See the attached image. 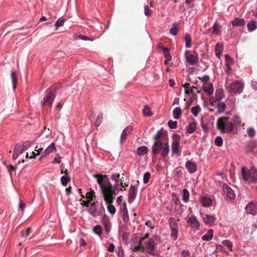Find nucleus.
<instances>
[{
	"label": "nucleus",
	"mask_w": 257,
	"mask_h": 257,
	"mask_svg": "<svg viewBox=\"0 0 257 257\" xmlns=\"http://www.w3.org/2000/svg\"><path fill=\"white\" fill-rule=\"evenodd\" d=\"M223 195L227 201L233 200L235 198V194L230 186L226 183H223Z\"/></svg>",
	"instance_id": "obj_7"
},
{
	"label": "nucleus",
	"mask_w": 257,
	"mask_h": 257,
	"mask_svg": "<svg viewBox=\"0 0 257 257\" xmlns=\"http://www.w3.org/2000/svg\"><path fill=\"white\" fill-rule=\"evenodd\" d=\"M204 82L203 84V87L204 90L208 95H211L213 94L214 91L213 85V84L209 83L208 84V81H201Z\"/></svg>",
	"instance_id": "obj_15"
},
{
	"label": "nucleus",
	"mask_w": 257,
	"mask_h": 257,
	"mask_svg": "<svg viewBox=\"0 0 257 257\" xmlns=\"http://www.w3.org/2000/svg\"><path fill=\"white\" fill-rule=\"evenodd\" d=\"M240 122H241V121L240 120L239 117L237 115H234V124L236 125H239Z\"/></svg>",
	"instance_id": "obj_64"
},
{
	"label": "nucleus",
	"mask_w": 257,
	"mask_h": 257,
	"mask_svg": "<svg viewBox=\"0 0 257 257\" xmlns=\"http://www.w3.org/2000/svg\"><path fill=\"white\" fill-rule=\"evenodd\" d=\"M226 108V104L224 102H219L217 104L218 112L221 114L225 111Z\"/></svg>",
	"instance_id": "obj_40"
},
{
	"label": "nucleus",
	"mask_w": 257,
	"mask_h": 257,
	"mask_svg": "<svg viewBox=\"0 0 257 257\" xmlns=\"http://www.w3.org/2000/svg\"><path fill=\"white\" fill-rule=\"evenodd\" d=\"M61 161V157L59 156V155H57L56 156V157L54 158L52 163L53 164H60Z\"/></svg>",
	"instance_id": "obj_62"
},
{
	"label": "nucleus",
	"mask_w": 257,
	"mask_h": 257,
	"mask_svg": "<svg viewBox=\"0 0 257 257\" xmlns=\"http://www.w3.org/2000/svg\"><path fill=\"white\" fill-rule=\"evenodd\" d=\"M254 144L252 142H248L245 146V151L246 153H249L253 151L254 149Z\"/></svg>",
	"instance_id": "obj_32"
},
{
	"label": "nucleus",
	"mask_w": 257,
	"mask_h": 257,
	"mask_svg": "<svg viewBox=\"0 0 257 257\" xmlns=\"http://www.w3.org/2000/svg\"><path fill=\"white\" fill-rule=\"evenodd\" d=\"M122 218L123 222L127 223L129 221V216L128 211L125 210V212H122Z\"/></svg>",
	"instance_id": "obj_51"
},
{
	"label": "nucleus",
	"mask_w": 257,
	"mask_h": 257,
	"mask_svg": "<svg viewBox=\"0 0 257 257\" xmlns=\"http://www.w3.org/2000/svg\"><path fill=\"white\" fill-rule=\"evenodd\" d=\"M133 131V126L128 125L122 131L120 137V144H123L126 140V136L132 133Z\"/></svg>",
	"instance_id": "obj_12"
},
{
	"label": "nucleus",
	"mask_w": 257,
	"mask_h": 257,
	"mask_svg": "<svg viewBox=\"0 0 257 257\" xmlns=\"http://www.w3.org/2000/svg\"><path fill=\"white\" fill-rule=\"evenodd\" d=\"M217 128L223 133L228 134L233 130V124L229 121L228 117H220L217 119Z\"/></svg>",
	"instance_id": "obj_4"
},
{
	"label": "nucleus",
	"mask_w": 257,
	"mask_h": 257,
	"mask_svg": "<svg viewBox=\"0 0 257 257\" xmlns=\"http://www.w3.org/2000/svg\"><path fill=\"white\" fill-rule=\"evenodd\" d=\"M185 167L187 168L188 171L192 174L195 172L197 171V166L193 162L189 160L186 162Z\"/></svg>",
	"instance_id": "obj_18"
},
{
	"label": "nucleus",
	"mask_w": 257,
	"mask_h": 257,
	"mask_svg": "<svg viewBox=\"0 0 257 257\" xmlns=\"http://www.w3.org/2000/svg\"><path fill=\"white\" fill-rule=\"evenodd\" d=\"M177 124H178V122L177 121H173L172 120H170L168 122V125L169 127L172 129L176 128L177 127Z\"/></svg>",
	"instance_id": "obj_49"
},
{
	"label": "nucleus",
	"mask_w": 257,
	"mask_h": 257,
	"mask_svg": "<svg viewBox=\"0 0 257 257\" xmlns=\"http://www.w3.org/2000/svg\"><path fill=\"white\" fill-rule=\"evenodd\" d=\"M107 210L108 212L111 215H113L115 214L116 212V209L115 207L112 204H109L107 207Z\"/></svg>",
	"instance_id": "obj_52"
},
{
	"label": "nucleus",
	"mask_w": 257,
	"mask_h": 257,
	"mask_svg": "<svg viewBox=\"0 0 257 257\" xmlns=\"http://www.w3.org/2000/svg\"><path fill=\"white\" fill-rule=\"evenodd\" d=\"M172 201L174 202L175 205H178L180 203V201L179 199V197L176 193H173L172 194Z\"/></svg>",
	"instance_id": "obj_47"
},
{
	"label": "nucleus",
	"mask_w": 257,
	"mask_h": 257,
	"mask_svg": "<svg viewBox=\"0 0 257 257\" xmlns=\"http://www.w3.org/2000/svg\"><path fill=\"white\" fill-rule=\"evenodd\" d=\"M200 200L203 207H209L212 205V200L209 197L201 196Z\"/></svg>",
	"instance_id": "obj_20"
},
{
	"label": "nucleus",
	"mask_w": 257,
	"mask_h": 257,
	"mask_svg": "<svg viewBox=\"0 0 257 257\" xmlns=\"http://www.w3.org/2000/svg\"><path fill=\"white\" fill-rule=\"evenodd\" d=\"M83 204L87 208V211L88 213L94 217L102 215L105 211V209L102 203H99L98 201L90 203L83 201Z\"/></svg>",
	"instance_id": "obj_2"
},
{
	"label": "nucleus",
	"mask_w": 257,
	"mask_h": 257,
	"mask_svg": "<svg viewBox=\"0 0 257 257\" xmlns=\"http://www.w3.org/2000/svg\"><path fill=\"white\" fill-rule=\"evenodd\" d=\"M213 236V230L212 229H210L206 234L202 236V239L204 241H210L212 239Z\"/></svg>",
	"instance_id": "obj_26"
},
{
	"label": "nucleus",
	"mask_w": 257,
	"mask_h": 257,
	"mask_svg": "<svg viewBox=\"0 0 257 257\" xmlns=\"http://www.w3.org/2000/svg\"><path fill=\"white\" fill-rule=\"evenodd\" d=\"M152 151L154 156H157L160 153L162 158H166L168 157L170 151L169 143L166 142L163 147L162 141L154 142L152 147Z\"/></svg>",
	"instance_id": "obj_3"
},
{
	"label": "nucleus",
	"mask_w": 257,
	"mask_h": 257,
	"mask_svg": "<svg viewBox=\"0 0 257 257\" xmlns=\"http://www.w3.org/2000/svg\"><path fill=\"white\" fill-rule=\"evenodd\" d=\"M32 232V229L31 228V227H29L26 231H23L22 232V237H27L29 234Z\"/></svg>",
	"instance_id": "obj_59"
},
{
	"label": "nucleus",
	"mask_w": 257,
	"mask_h": 257,
	"mask_svg": "<svg viewBox=\"0 0 257 257\" xmlns=\"http://www.w3.org/2000/svg\"><path fill=\"white\" fill-rule=\"evenodd\" d=\"M143 113L144 115L145 116H151L153 114V112L150 110V107L147 105H145L144 106L143 110Z\"/></svg>",
	"instance_id": "obj_38"
},
{
	"label": "nucleus",
	"mask_w": 257,
	"mask_h": 257,
	"mask_svg": "<svg viewBox=\"0 0 257 257\" xmlns=\"http://www.w3.org/2000/svg\"><path fill=\"white\" fill-rule=\"evenodd\" d=\"M101 215L102 216L100 218V222L104 226L106 231L108 232L111 229V224L109 219L105 214H102Z\"/></svg>",
	"instance_id": "obj_14"
},
{
	"label": "nucleus",
	"mask_w": 257,
	"mask_h": 257,
	"mask_svg": "<svg viewBox=\"0 0 257 257\" xmlns=\"http://www.w3.org/2000/svg\"><path fill=\"white\" fill-rule=\"evenodd\" d=\"M70 180V178L66 175L62 176L60 179L61 184L64 187L67 186L68 183Z\"/></svg>",
	"instance_id": "obj_37"
},
{
	"label": "nucleus",
	"mask_w": 257,
	"mask_h": 257,
	"mask_svg": "<svg viewBox=\"0 0 257 257\" xmlns=\"http://www.w3.org/2000/svg\"><path fill=\"white\" fill-rule=\"evenodd\" d=\"M201 127L202 128V130L204 132V133H207L209 131V124L208 123H206L204 120H202L201 121Z\"/></svg>",
	"instance_id": "obj_48"
},
{
	"label": "nucleus",
	"mask_w": 257,
	"mask_h": 257,
	"mask_svg": "<svg viewBox=\"0 0 257 257\" xmlns=\"http://www.w3.org/2000/svg\"><path fill=\"white\" fill-rule=\"evenodd\" d=\"M190 197V193L186 188H184L182 191V200L186 203L188 201Z\"/></svg>",
	"instance_id": "obj_31"
},
{
	"label": "nucleus",
	"mask_w": 257,
	"mask_h": 257,
	"mask_svg": "<svg viewBox=\"0 0 257 257\" xmlns=\"http://www.w3.org/2000/svg\"><path fill=\"white\" fill-rule=\"evenodd\" d=\"M196 128V122H192L189 123L188 126L187 128V132L189 134L193 133Z\"/></svg>",
	"instance_id": "obj_36"
},
{
	"label": "nucleus",
	"mask_w": 257,
	"mask_h": 257,
	"mask_svg": "<svg viewBox=\"0 0 257 257\" xmlns=\"http://www.w3.org/2000/svg\"><path fill=\"white\" fill-rule=\"evenodd\" d=\"M214 143L217 147H221L223 144V139L220 136H217L214 140Z\"/></svg>",
	"instance_id": "obj_45"
},
{
	"label": "nucleus",
	"mask_w": 257,
	"mask_h": 257,
	"mask_svg": "<svg viewBox=\"0 0 257 257\" xmlns=\"http://www.w3.org/2000/svg\"><path fill=\"white\" fill-rule=\"evenodd\" d=\"M247 28L249 32H253L257 29V22L255 20L249 21L247 24Z\"/></svg>",
	"instance_id": "obj_22"
},
{
	"label": "nucleus",
	"mask_w": 257,
	"mask_h": 257,
	"mask_svg": "<svg viewBox=\"0 0 257 257\" xmlns=\"http://www.w3.org/2000/svg\"><path fill=\"white\" fill-rule=\"evenodd\" d=\"M181 257H190L191 252L189 250L183 249L180 252Z\"/></svg>",
	"instance_id": "obj_53"
},
{
	"label": "nucleus",
	"mask_w": 257,
	"mask_h": 257,
	"mask_svg": "<svg viewBox=\"0 0 257 257\" xmlns=\"http://www.w3.org/2000/svg\"><path fill=\"white\" fill-rule=\"evenodd\" d=\"M184 41L185 47L186 48H190L191 47L192 38L189 34H185L184 36Z\"/></svg>",
	"instance_id": "obj_30"
},
{
	"label": "nucleus",
	"mask_w": 257,
	"mask_h": 257,
	"mask_svg": "<svg viewBox=\"0 0 257 257\" xmlns=\"http://www.w3.org/2000/svg\"><path fill=\"white\" fill-rule=\"evenodd\" d=\"M178 23L175 22L173 23L172 27L170 30V33L173 36H176L177 34Z\"/></svg>",
	"instance_id": "obj_39"
},
{
	"label": "nucleus",
	"mask_w": 257,
	"mask_h": 257,
	"mask_svg": "<svg viewBox=\"0 0 257 257\" xmlns=\"http://www.w3.org/2000/svg\"><path fill=\"white\" fill-rule=\"evenodd\" d=\"M93 230L94 232L99 235L101 236L102 232V228L100 225H96L93 226Z\"/></svg>",
	"instance_id": "obj_41"
},
{
	"label": "nucleus",
	"mask_w": 257,
	"mask_h": 257,
	"mask_svg": "<svg viewBox=\"0 0 257 257\" xmlns=\"http://www.w3.org/2000/svg\"><path fill=\"white\" fill-rule=\"evenodd\" d=\"M150 177L151 174L149 172L144 173L143 176V182L144 184H147L149 182Z\"/></svg>",
	"instance_id": "obj_50"
},
{
	"label": "nucleus",
	"mask_w": 257,
	"mask_h": 257,
	"mask_svg": "<svg viewBox=\"0 0 257 257\" xmlns=\"http://www.w3.org/2000/svg\"><path fill=\"white\" fill-rule=\"evenodd\" d=\"M64 24V20H62L61 19H58V20L55 23V25L57 27H62V26H63Z\"/></svg>",
	"instance_id": "obj_60"
},
{
	"label": "nucleus",
	"mask_w": 257,
	"mask_h": 257,
	"mask_svg": "<svg viewBox=\"0 0 257 257\" xmlns=\"http://www.w3.org/2000/svg\"><path fill=\"white\" fill-rule=\"evenodd\" d=\"M148 148L146 146L139 147L137 149V153L140 156H144L148 153Z\"/></svg>",
	"instance_id": "obj_29"
},
{
	"label": "nucleus",
	"mask_w": 257,
	"mask_h": 257,
	"mask_svg": "<svg viewBox=\"0 0 257 257\" xmlns=\"http://www.w3.org/2000/svg\"><path fill=\"white\" fill-rule=\"evenodd\" d=\"M102 117H103L102 113H100L98 114V116L97 119L96 120V122H95V124L96 125H99L101 123V122L102 121Z\"/></svg>",
	"instance_id": "obj_61"
},
{
	"label": "nucleus",
	"mask_w": 257,
	"mask_h": 257,
	"mask_svg": "<svg viewBox=\"0 0 257 257\" xmlns=\"http://www.w3.org/2000/svg\"><path fill=\"white\" fill-rule=\"evenodd\" d=\"M120 174H112L110 179L115 182L113 185V194L115 195L117 194L120 190H122L123 187V182L121 179L119 178Z\"/></svg>",
	"instance_id": "obj_5"
},
{
	"label": "nucleus",
	"mask_w": 257,
	"mask_h": 257,
	"mask_svg": "<svg viewBox=\"0 0 257 257\" xmlns=\"http://www.w3.org/2000/svg\"><path fill=\"white\" fill-rule=\"evenodd\" d=\"M247 214L254 215L255 214V207L253 204L249 203L245 207Z\"/></svg>",
	"instance_id": "obj_24"
},
{
	"label": "nucleus",
	"mask_w": 257,
	"mask_h": 257,
	"mask_svg": "<svg viewBox=\"0 0 257 257\" xmlns=\"http://www.w3.org/2000/svg\"><path fill=\"white\" fill-rule=\"evenodd\" d=\"M187 51H186L185 53V58L186 59L187 62L190 65H192L197 64L198 62V57L192 54L187 55Z\"/></svg>",
	"instance_id": "obj_17"
},
{
	"label": "nucleus",
	"mask_w": 257,
	"mask_h": 257,
	"mask_svg": "<svg viewBox=\"0 0 257 257\" xmlns=\"http://www.w3.org/2000/svg\"><path fill=\"white\" fill-rule=\"evenodd\" d=\"M146 245L147 248L152 251H155L157 248V244L153 238L149 239L148 241L146 243Z\"/></svg>",
	"instance_id": "obj_19"
},
{
	"label": "nucleus",
	"mask_w": 257,
	"mask_h": 257,
	"mask_svg": "<svg viewBox=\"0 0 257 257\" xmlns=\"http://www.w3.org/2000/svg\"><path fill=\"white\" fill-rule=\"evenodd\" d=\"M56 149L54 143H52L49 146L41 153L39 160L47 156Z\"/></svg>",
	"instance_id": "obj_16"
},
{
	"label": "nucleus",
	"mask_w": 257,
	"mask_h": 257,
	"mask_svg": "<svg viewBox=\"0 0 257 257\" xmlns=\"http://www.w3.org/2000/svg\"><path fill=\"white\" fill-rule=\"evenodd\" d=\"M225 58L226 61L225 65L227 67L230 66L233 62V59L228 54L225 55Z\"/></svg>",
	"instance_id": "obj_44"
},
{
	"label": "nucleus",
	"mask_w": 257,
	"mask_h": 257,
	"mask_svg": "<svg viewBox=\"0 0 257 257\" xmlns=\"http://www.w3.org/2000/svg\"><path fill=\"white\" fill-rule=\"evenodd\" d=\"M223 245L226 246L229 251L232 250V243L229 240H224L222 242Z\"/></svg>",
	"instance_id": "obj_43"
},
{
	"label": "nucleus",
	"mask_w": 257,
	"mask_h": 257,
	"mask_svg": "<svg viewBox=\"0 0 257 257\" xmlns=\"http://www.w3.org/2000/svg\"><path fill=\"white\" fill-rule=\"evenodd\" d=\"M247 135L250 137L252 138L255 135V130L253 127L248 128L247 130Z\"/></svg>",
	"instance_id": "obj_54"
},
{
	"label": "nucleus",
	"mask_w": 257,
	"mask_h": 257,
	"mask_svg": "<svg viewBox=\"0 0 257 257\" xmlns=\"http://www.w3.org/2000/svg\"><path fill=\"white\" fill-rule=\"evenodd\" d=\"M200 214L205 225H212L214 224L216 220V217L213 215L202 214L201 212H200Z\"/></svg>",
	"instance_id": "obj_11"
},
{
	"label": "nucleus",
	"mask_w": 257,
	"mask_h": 257,
	"mask_svg": "<svg viewBox=\"0 0 257 257\" xmlns=\"http://www.w3.org/2000/svg\"><path fill=\"white\" fill-rule=\"evenodd\" d=\"M241 176L242 179L245 181H248L249 180V171L248 170H246L245 168H242L241 170Z\"/></svg>",
	"instance_id": "obj_33"
},
{
	"label": "nucleus",
	"mask_w": 257,
	"mask_h": 257,
	"mask_svg": "<svg viewBox=\"0 0 257 257\" xmlns=\"http://www.w3.org/2000/svg\"><path fill=\"white\" fill-rule=\"evenodd\" d=\"M180 142L178 141H173L172 143V151L173 154H178Z\"/></svg>",
	"instance_id": "obj_27"
},
{
	"label": "nucleus",
	"mask_w": 257,
	"mask_h": 257,
	"mask_svg": "<svg viewBox=\"0 0 257 257\" xmlns=\"http://www.w3.org/2000/svg\"><path fill=\"white\" fill-rule=\"evenodd\" d=\"M77 39L82 40L83 41H92L93 39H91L90 37L83 35H79L78 36Z\"/></svg>",
	"instance_id": "obj_57"
},
{
	"label": "nucleus",
	"mask_w": 257,
	"mask_h": 257,
	"mask_svg": "<svg viewBox=\"0 0 257 257\" xmlns=\"http://www.w3.org/2000/svg\"><path fill=\"white\" fill-rule=\"evenodd\" d=\"M233 26H243L245 25V21L242 18H236L231 22Z\"/></svg>",
	"instance_id": "obj_23"
},
{
	"label": "nucleus",
	"mask_w": 257,
	"mask_h": 257,
	"mask_svg": "<svg viewBox=\"0 0 257 257\" xmlns=\"http://www.w3.org/2000/svg\"><path fill=\"white\" fill-rule=\"evenodd\" d=\"M248 181L249 183H257V170H251L249 171V176Z\"/></svg>",
	"instance_id": "obj_21"
},
{
	"label": "nucleus",
	"mask_w": 257,
	"mask_h": 257,
	"mask_svg": "<svg viewBox=\"0 0 257 257\" xmlns=\"http://www.w3.org/2000/svg\"><path fill=\"white\" fill-rule=\"evenodd\" d=\"M220 49L221 50L220 52H222L223 45H222L220 43H217L215 45V51L216 52V50H217L218 52H219Z\"/></svg>",
	"instance_id": "obj_63"
},
{
	"label": "nucleus",
	"mask_w": 257,
	"mask_h": 257,
	"mask_svg": "<svg viewBox=\"0 0 257 257\" xmlns=\"http://www.w3.org/2000/svg\"><path fill=\"white\" fill-rule=\"evenodd\" d=\"M220 27V25L219 23H218L217 22L215 23L213 26L212 33L216 34H218L219 32L217 30V28H219Z\"/></svg>",
	"instance_id": "obj_55"
},
{
	"label": "nucleus",
	"mask_w": 257,
	"mask_h": 257,
	"mask_svg": "<svg viewBox=\"0 0 257 257\" xmlns=\"http://www.w3.org/2000/svg\"><path fill=\"white\" fill-rule=\"evenodd\" d=\"M169 225L171 229V236L173 240H175L177 238L178 232L177 220L173 217L169 218Z\"/></svg>",
	"instance_id": "obj_8"
},
{
	"label": "nucleus",
	"mask_w": 257,
	"mask_h": 257,
	"mask_svg": "<svg viewBox=\"0 0 257 257\" xmlns=\"http://www.w3.org/2000/svg\"><path fill=\"white\" fill-rule=\"evenodd\" d=\"M33 144V142L32 141H26L24 142L22 145L23 146V148L25 149V151L27 150Z\"/></svg>",
	"instance_id": "obj_56"
},
{
	"label": "nucleus",
	"mask_w": 257,
	"mask_h": 257,
	"mask_svg": "<svg viewBox=\"0 0 257 257\" xmlns=\"http://www.w3.org/2000/svg\"><path fill=\"white\" fill-rule=\"evenodd\" d=\"M137 194V189L134 185H131L128 193V200L130 203H133L135 200Z\"/></svg>",
	"instance_id": "obj_13"
},
{
	"label": "nucleus",
	"mask_w": 257,
	"mask_h": 257,
	"mask_svg": "<svg viewBox=\"0 0 257 257\" xmlns=\"http://www.w3.org/2000/svg\"><path fill=\"white\" fill-rule=\"evenodd\" d=\"M224 97V91L222 88L216 89L215 97L218 101H220Z\"/></svg>",
	"instance_id": "obj_28"
},
{
	"label": "nucleus",
	"mask_w": 257,
	"mask_h": 257,
	"mask_svg": "<svg viewBox=\"0 0 257 257\" xmlns=\"http://www.w3.org/2000/svg\"><path fill=\"white\" fill-rule=\"evenodd\" d=\"M37 148L38 146L36 147L34 151H33L32 153H30V156H29V154L28 153H27V158H29L31 159H36V157L37 156H39L41 154V152L43 150L42 148H39L38 149H37Z\"/></svg>",
	"instance_id": "obj_25"
},
{
	"label": "nucleus",
	"mask_w": 257,
	"mask_h": 257,
	"mask_svg": "<svg viewBox=\"0 0 257 257\" xmlns=\"http://www.w3.org/2000/svg\"><path fill=\"white\" fill-rule=\"evenodd\" d=\"M230 87L232 92L240 93L243 90V84L242 81H232Z\"/></svg>",
	"instance_id": "obj_10"
},
{
	"label": "nucleus",
	"mask_w": 257,
	"mask_h": 257,
	"mask_svg": "<svg viewBox=\"0 0 257 257\" xmlns=\"http://www.w3.org/2000/svg\"><path fill=\"white\" fill-rule=\"evenodd\" d=\"M187 223L189 225L191 228L196 230L200 229V223L195 215H191L187 220Z\"/></svg>",
	"instance_id": "obj_9"
},
{
	"label": "nucleus",
	"mask_w": 257,
	"mask_h": 257,
	"mask_svg": "<svg viewBox=\"0 0 257 257\" xmlns=\"http://www.w3.org/2000/svg\"><path fill=\"white\" fill-rule=\"evenodd\" d=\"M55 90L53 87H51L47 89L46 94L43 98V101L42 102L43 105L44 104H49L50 106H52L55 97Z\"/></svg>",
	"instance_id": "obj_6"
},
{
	"label": "nucleus",
	"mask_w": 257,
	"mask_h": 257,
	"mask_svg": "<svg viewBox=\"0 0 257 257\" xmlns=\"http://www.w3.org/2000/svg\"><path fill=\"white\" fill-rule=\"evenodd\" d=\"M14 151L15 152H16V153L21 155L25 151V149L23 148V145L17 144L15 146Z\"/></svg>",
	"instance_id": "obj_35"
},
{
	"label": "nucleus",
	"mask_w": 257,
	"mask_h": 257,
	"mask_svg": "<svg viewBox=\"0 0 257 257\" xmlns=\"http://www.w3.org/2000/svg\"><path fill=\"white\" fill-rule=\"evenodd\" d=\"M181 115V109L179 107H177L173 111V117L175 119H178Z\"/></svg>",
	"instance_id": "obj_34"
},
{
	"label": "nucleus",
	"mask_w": 257,
	"mask_h": 257,
	"mask_svg": "<svg viewBox=\"0 0 257 257\" xmlns=\"http://www.w3.org/2000/svg\"><path fill=\"white\" fill-rule=\"evenodd\" d=\"M189 85V84L186 83L184 85H183V86L184 87H185V93L186 94H193L194 93V90L192 88V87H188V85Z\"/></svg>",
	"instance_id": "obj_46"
},
{
	"label": "nucleus",
	"mask_w": 257,
	"mask_h": 257,
	"mask_svg": "<svg viewBox=\"0 0 257 257\" xmlns=\"http://www.w3.org/2000/svg\"><path fill=\"white\" fill-rule=\"evenodd\" d=\"M145 15L147 16H150L152 14V11L149 9L148 6H145L144 7Z\"/></svg>",
	"instance_id": "obj_58"
},
{
	"label": "nucleus",
	"mask_w": 257,
	"mask_h": 257,
	"mask_svg": "<svg viewBox=\"0 0 257 257\" xmlns=\"http://www.w3.org/2000/svg\"><path fill=\"white\" fill-rule=\"evenodd\" d=\"M94 177L96 179L101 193L103 194L105 199L109 195H113L112 192L113 185L111 183L109 178L107 175L96 174L94 175Z\"/></svg>",
	"instance_id": "obj_1"
},
{
	"label": "nucleus",
	"mask_w": 257,
	"mask_h": 257,
	"mask_svg": "<svg viewBox=\"0 0 257 257\" xmlns=\"http://www.w3.org/2000/svg\"><path fill=\"white\" fill-rule=\"evenodd\" d=\"M201 110V107L199 105L192 107L191 112L195 116H197L199 111Z\"/></svg>",
	"instance_id": "obj_42"
}]
</instances>
